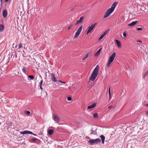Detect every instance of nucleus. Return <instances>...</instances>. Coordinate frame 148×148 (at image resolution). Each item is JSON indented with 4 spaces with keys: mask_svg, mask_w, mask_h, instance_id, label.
Masks as SVG:
<instances>
[{
    "mask_svg": "<svg viewBox=\"0 0 148 148\" xmlns=\"http://www.w3.org/2000/svg\"><path fill=\"white\" fill-rule=\"evenodd\" d=\"M25 113H26L28 115H29L30 114V112L28 111H26Z\"/></svg>",
    "mask_w": 148,
    "mask_h": 148,
    "instance_id": "nucleus-33",
    "label": "nucleus"
},
{
    "mask_svg": "<svg viewBox=\"0 0 148 148\" xmlns=\"http://www.w3.org/2000/svg\"><path fill=\"white\" fill-rule=\"evenodd\" d=\"M93 116L95 118H97L98 117V114L97 113H94Z\"/></svg>",
    "mask_w": 148,
    "mask_h": 148,
    "instance_id": "nucleus-25",
    "label": "nucleus"
},
{
    "mask_svg": "<svg viewBox=\"0 0 148 148\" xmlns=\"http://www.w3.org/2000/svg\"><path fill=\"white\" fill-rule=\"evenodd\" d=\"M137 30H138L142 31L143 30V29H142V28H141L138 27L137 28Z\"/></svg>",
    "mask_w": 148,
    "mask_h": 148,
    "instance_id": "nucleus-36",
    "label": "nucleus"
},
{
    "mask_svg": "<svg viewBox=\"0 0 148 148\" xmlns=\"http://www.w3.org/2000/svg\"><path fill=\"white\" fill-rule=\"evenodd\" d=\"M95 132L93 130H92V132L90 133V134H95Z\"/></svg>",
    "mask_w": 148,
    "mask_h": 148,
    "instance_id": "nucleus-29",
    "label": "nucleus"
},
{
    "mask_svg": "<svg viewBox=\"0 0 148 148\" xmlns=\"http://www.w3.org/2000/svg\"><path fill=\"white\" fill-rule=\"evenodd\" d=\"M116 53H113L111 56L109 57V59L107 63V66L108 67H109L111 63L113 62L114 59L116 56Z\"/></svg>",
    "mask_w": 148,
    "mask_h": 148,
    "instance_id": "nucleus-2",
    "label": "nucleus"
},
{
    "mask_svg": "<svg viewBox=\"0 0 148 148\" xmlns=\"http://www.w3.org/2000/svg\"><path fill=\"white\" fill-rule=\"evenodd\" d=\"M33 134L34 135V136H37V135L36 134H34L33 133V134Z\"/></svg>",
    "mask_w": 148,
    "mask_h": 148,
    "instance_id": "nucleus-41",
    "label": "nucleus"
},
{
    "mask_svg": "<svg viewBox=\"0 0 148 148\" xmlns=\"http://www.w3.org/2000/svg\"><path fill=\"white\" fill-rule=\"evenodd\" d=\"M51 78L52 80L54 82H57V80L54 74L53 73H51Z\"/></svg>",
    "mask_w": 148,
    "mask_h": 148,
    "instance_id": "nucleus-10",
    "label": "nucleus"
},
{
    "mask_svg": "<svg viewBox=\"0 0 148 148\" xmlns=\"http://www.w3.org/2000/svg\"><path fill=\"white\" fill-rule=\"evenodd\" d=\"M96 106V103H94L93 104H92L90 106H89L87 107L88 109H91L93 108H94Z\"/></svg>",
    "mask_w": 148,
    "mask_h": 148,
    "instance_id": "nucleus-14",
    "label": "nucleus"
},
{
    "mask_svg": "<svg viewBox=\"0 0 148 148\" xmlns=\"http://www.w3.org/2000/svg\"><path fill=\"white\" fill-rule=\"evenodd\" d=\"M108 93H109V95L110 96V95H111L110 87L109 88V89Z\"/></svg>",
    "mask_w": 148,
    "mask_h": 148,
    "instance_id": "nucleus-30",
    "label": "nucleus"
},
{
    "mask_svg": "<svg viewBox=\"0 0 148 148\" xmlns=\"http://www.w3.org/2000/svg\"><path fill=\"white\" fill-rule=\"evenodd\" d=\"M58 82H61V83H64V84H65L66 83V82H62L60 80H58Z\"/></svg>",
    "mask_w": 148,
    "mask_h": 148,
    "instance_id": "nucleus-32",
    "label": "nucleus"
},
{
    "mask_svg": "<svg viewBox=\"0 0 148 148\" xmlns=\"http://www.w3.org/2000/svg\"><path fill=\"white\" fill-rule=\"evenodd\" d=\"M148 75V71L145 72L143 76V77L144 78L146 76Z\"/></svg>",
    "mask_w": 148,
    "mask_h": 148,
    "instance_id": "nucleus-28",
    "label": "nucleus"
},
{
    "mask_svg": "<svg viewBox=\"0 0 148 148\" xmlns=\"http://www.w3.org/2000/svg\"><path fill=\"white\" fill-rule=\"evenodd\" d=\"M54 132V131L53 129H50L48 131V133L49 135H52Z\"/></svg>",
    "mask_w": 148,
    "mask_h": 148,
    "instance_id": "nucleus-19",
    "label": "nucleus"
},
{
    "mask_svg": "<svg viewBox=\"0 0 148 148\" xmlns=\"http://www.w3.org/2000/svg\"><path fill=\"white\" fill-rule=\"evenodd\" d=\"M117 3V2H114L112 5L111 8H109V9L113 12L114 10Z\"/></svg>",
    "mask_w": 148,
    "mask_h": 148,
    "instance_id": "nucleus-9",
    "label": "nucleus"
},
{
    "mask_svg": "<svg viewBox=\"0 0 148 148\" xmlns=\"http://www.w3.org/2000/svg\"><path fill=\"white\" fill-rule=\"evenodd\" d=\"M96 25L97 23H95L94 24L92 25L91 26H89L87 32V34L90 33L93 30Z\"/></svg>",
    "mask_w": 148,
    "mask_h": 148,
    "instance_id": "nucleus-5",
    "label": "nucleus"
},
{
    "mask_svg": "<svg viewBox=\"0 0 148 148\" xmlns=\"http://www.w3.org/2000/svg\"><path fill=\"white\" fill-rule=\"evenodd\" d=\"M100 137L102 141V143L104 144V140L105 139V137L103 135H101Z\"/></svg>",
    "mask_w": 148,
    "mask_h": 148,
    "instance_id": "nucleus-17",
    "label": "nucleus"
},
{
    "mask_svg": "<svg viewBox=\"0 0 148 148\" xmlns=\"http://www.w3.org/2000/svg\"><path fill=\"white\" fill-rule=\"evenodd\" d=\"M101 142V139L99 138H97L95 139H90L88 141L89 143L91 145L97 144Z\"/></svg>",
    "mask_w": 148,
    "mask_h": 148,
    "instance_id": "nucleus-3",
    "label": "nucleus"
},
{
    "mask_svg": "<svg viewBox=\"0 0 148 148\" xmlns=\"http://www.w3.org/2000/svg\"><path fill=\"white\" fill-rule=\"evenodd\" d=\"M145 106H146L147 107H148V104H146L145 105Z\"/></svg>",
    "mask_w": 148,
    "mask_h": 148,
    "instance_id": "nucleus-42",
    "label": "nucleus"
},
{
    "mask_svg": "<svg viewBox=\"0 0 148 148\" xmlns=\"http://www.w3.org/2000/svg\"><path fill=\"white\" fill-rule=\"evenodd\" d=\"M34 77L33 75H29L28 77V79L29 80L31 79H33L34 78Z\"/></svg>",
    "mask_w": 148,
    "mask_h": 148,
    "instance_id": "nucleus-18",
    "label": "nucleus"
},
{
    "mask_svg": "<svg viewBox=\"0 0 148 148\" xmlns=\"http://www.w3.org/2000/svg\"><path fill=\"white\" fill-rule=\"evenodd\" d=\"M137 23V21H133L130 23H129L127 25L129 26H133L135 25Z\"/></svg>",
    "mask_w": 148,
    "mask_h": 148,
    "instance_id": "nucleus-13",
    "label": "nucleus"
},
{
    "mask_svg": "<svg viewBox=\"0 0 148 148\" xmlns=\"http://www.w3.org/2000/svg\"><path fill=\"white\" fill-rule=\"evenodd\" d=\"M20 133L21 134H33V133L32 132L27 130H25L23 132H20Z\"/></svg>",
    "mask_w": 148,
    "mask_h": 148,
    "instance_id": "nucleus-11",
    "label": "nucleus"
},
{
    "mask_svg": "<svg viewBox=\"0 0 148 148\" xmlns=\"http://www.w3.org/2000/svg\"><path fill=\"white\" fill-rule=\"evenodd\" d=\"M101 48H100L99 49L98 51L95 53V56H97L100 53V51H101Z\"/></svg>",
    "mask_w": 148,
    "mask_h": 148,
    "instance_id": "nucleus-21",
    "label": "nucleus"
},
{
    "mask_svg": "<svg viewBox=\"0 0 148 148\" xmlns=\"http://www.w3.org/2000/svg\"><path fill=\"white\" fill-rule=\"evenodd\" d=\"M84 18V17L83 16H81L80 18L77 21L76 23H75V25H76L79 24L81 23L83 21Z\"/></svg>",
    "mask_w": 148,
    "mask_h": 148,
    "instance_id": "nucleus-12",
    "label": "nucleus"
},
{
    "mask_svg": "<svg viewBox=\"0 0 148 148\" xmlns=\"http://www.w3.org/2000/svg\"><path fill=\"white\" fill-rule=\"evenodd\" d=\"M67 100L69 101H71L72 100L71 98V97H68L67 98Z\"/></svg>",
    "mask_w": 148,
    "mask_h": 148,
    "instance_id": "nucleus-31",
    "label": "nucleus"
},
{
    "mask_svg": "<svg viewBox=\"0 0 148 148\" xmlns=\"http://www.w3.org/2000/svg\"><path fill=\"white\" fill-rule=\"evenodd\" d=\"M109 99H110V97H109Z\"/></svg>",
    "mask_w": 148,
    "mask_h": 148,
    "instance_id": "nucleus-44",
    "label": "nucleus"
},
{
    "mask_svg": "<svg viewBox=\"0 0 148 148\" xmlns=\"http://www.w3.org/2000/svg\"><path fill=\"white\" fill-rule=\"evenodd\" d=\"M40 89H41L42 90H43V88H42V86H41V85H40Z\"/></svg>",
    "mask_w": 148,
    "mask_h": 148,
    "instance_id": "nucleus-39",
    "label": "nucleus"
},
{
    "mask_svg": "<svg viewBox=\"0 0 148 148\" xmlns=\"http://www.w3.org/2000/svg\"><path fill=\"white\" fill-rule=\"evenodd\" d=\"M53 119L56 122H60V121L59 117L56 114H53Z\"/></svg>",
    "mask_w": 148,
    "mask_h": 148,
    "instance_id": "nucleus-8",
    "label": "nucleus"
},
{
    "mask_svg": "<svg viewBox=\"0 0 148 148\" xmlns=\"http://www.w3.org/2000/svg\"><path fill=\"white\" fill-rule=\"evenodd\" d=\"M137 42H141V43L142 42L140 40H137Z\"/></svg>",
    "mask_w": 148,
    "mask_h": 148,
    "instance_id": "nucleus-38",
    "label": "nucleus"
},
{
    "mask_svg": "<svg viewBox=\"0 0 148 148\" xmlns=\"http://www.w3.org/2000/svg\"><path fill=\"white\" fill-rule=\"evenodd\" d=\"M73 24H71L69 25L68 27V29L69 30L73 27Z\"/></svg>",
    "mask_w": 148,
    "mask_h": 148,
    "instance_id": "nucleus-27",
    "label": "nucleus"
},
{
    "mask_svg": "<svg viewBox=\"0 0 148 148\" xmlns=\"http://www.w3.org/2000/svg\"><path fill=\"white\" fill-rule=\"evenodd\" d=\"M146 113H147V114H148V111H147V112H146Z\"/></svg>",
    "mask_w": 148,
    "mask_h": 148,
    "instance_id": "nucleus-43",
    "label": "nucleus"
},
{
    "mask_svg": "<svg viewBox=\"0 0 148 148\" xmlns=\"http://www.w3.org/2000/svg\"><path fill=\"white\" fill-rule=\"evenodd\" d=\"M113 12H112L110 9H108L106 12L103 18H106L108 17L111 13Z\"/></svg>",
    "mask_w": 148,
    "mask_h": 148,
    "instance_id": "nucleus-6",
    "label": "nucleus"
},
{
    "mask_svg": "<svg viewBox=\"0 0 148 148\" xmlns=\"http://www.w3.org/2000/svg\"><path fill=\"white\" fill-rule=\"evenodd\" d=\"M9 1V0H4V1L5 2H7L8 1Z\"/></svg>",
    "mask_w": 148,
    "mask_h": 148,
    "instance_id": "nucleus-40",
    "label": "nucleus"
},
{
    "mask_svg": "<svg viewBox=\"0 0 148 148\" xmlns=\"http://www.w3.org/2000/svg\"><path fill=\"white\" fill-rule=\"evenodd\" d=\"M99 69V65H97L90 77V80L93 81L95 80L98 75Z\"/></svg>",
    "mask_w": 148,
    "mask_h": 148,
    "instance_id": "nucleus-1",
    "label": "nucleus"
},
{
    "mask_svg": "<svg viewBox=\"0 0 148 148\" xmlns=\"http://www.w3.org/2000/svg\"><path fill=\"white\" fill-rule=\"evenodd\" d=\"M42 83H43V80H41L40 81V85L41 86L42 84Z\"/></svg>",
    "mask_w": 148,
    "mask_h": 148,
    "instance_id": "nucleus-37",
    "label": "nucleus"
},
{
    "mask_svg": "<svg viewBox=\"0 0 148 148\" xmlns=\"http://www.w3.org/2000/svg\"><path fill=\"white\" fill-rule=\"evenodd\" d=\"M110 31V29H108L106 31L100 36L99 38V40L100 41L101 40L102 38H103V37L105 36Z\"/></svg>",
    "mask_w": 148,
    "mask_h": 148,
    "instance_id": "nucleus-7",
    "label": "nucleus"
},
{
    "mask_svg": "<svg viewBox=\"0 0 148 148\" xmlns=\"http://www.w3.org/2000/svg\"><path fill=\"white\" fill-rule=\"evenodd\" d=\"M22 47V45L21 44V43L20 44L18 45V48H21Z\"/></svg>",
    "mask_w": 148,
    "mask_h": 148,
    "instance_id": "nucleus-34",
    "label": "nucleus"
},
{
    "mask_svg": "<svg viewBox=\"0 0 148 148\" xmlns=\"http://www.w3.org/2000/svg\"><path fill=\"white\" fill-rule=\"evenodd\" d=\"M38 139L35 138H34L32 139V140L33 142L36 141Z\"/></svg>",
    "mask_w": 148,
    "mask_h": 148,
    "instance_id": "nucleus-26",
    "label": "nucleus"
},
{
    "mask_svg": "<svg viewBox=\"0 0 148 148\" xmlns=\"http://www.w3.org/2000/svg\"><path fill=\"white\" fill-rule=\"evenodd\" d=\"M115 41L118 47L119 48H121V42L117 40H116Z\"/></svg>",
    "mask_w": 148,
    "mask_h": 148,
    "instance_id": "nucleus-16",
    "label": "nucleus"
},
{
    "mask_svg": "<svg viewBox=\"0 0 148 148\" xmlns=\"http://www.w3.org/2000/svg\"><path fill=\"white\" fill-rule=\"evenodd\" d=\"M123 36L125 37V38L126 36V34L125 33V32H124L123 33Z\"/></svg>",
    "mask_w": 148,
    "mask_h": 148,
    "instance_id": "nucleus-35",
    "label": "nucleus"
},
{
    "mask_svg": "<svg viewBox=\"0 0 148 148\" xmlns=\"http://www.w3.org/2000/svg\"><path fill=\"white\" fill-rule=\"evenodd\" d=\"M88 57V54H86L85 56L84 57H83V58H82V60H85L86 59V58H87Z\"/></svg>",
    "mask_w": 148,
    "mask_h": 148,
    "instance_id": "nucleus-24",
    "label": "nucleus"
},
{
    "mask_svg": "<svg viewBox=\"0 0 148 148\" xmlns=\"http://www.w3.org/2000/svg\"><path fill=\"white\" fill-rule=\"evenodd\" d=\"M23 71L25 73L26 72V69L25 66H23L22 69Z\"/></svg>",
    "mask_w": 148,
    "mask_h": 148,
    "instance_id": "nucleus-23",
    "label": "nucleus"
},
{
    "mask_svg": "<svg viewBox=\"0 0 148 148\" xmlns=\"http://www.w3.org/2000/svg\"><path fill=\"white\" fill-rule=\"evenodd\" d=\"M115 108V106H110L108 107V108L109 109H113Z\"/></svg>",
    "mask_w": 148,
    "mask_h": 148,
    "instance_id": "nucleus-22",
    "label": "nucleus"
},
{
    "mask_svg": "<svg viewBox=\"0 0 148 148\" xmlns=\"http://www.w3.org/2000/svg\"><path fill=\"white\" fill-rule=\"evenodd\" d=\"M3 16L5 18H6L7 17V13L6 10H3Z\"/></svg>",
    "mask_w": 148,
    "mask_h": 148,
    "instance_id": "nucleus-15",
    "label": "nucleus"
},
{
    "mask_svg": "<svg viewBox=\"0 0 148 148\" xmlns=\"http://www.w3.org/2000/svg\"><path fill=\"white\" fill-rule=\"evenodd\" d=\"M82 25H81L78 29L74 36V38H76L78 37L82 29Z\"/></svg>",
    "mask_w": 148,
    "mask_h": 148,
    "instance_id": "nucleus-4",
    "label": "nucleus"
},
{
    "mask_svg": "<svg viewBox=\"0 0 148 148\" xmlns=\"http://www.w3.org/2000/svg\"><path fill=\"white\" fill-rule=\"evenodd\" d=\"M4 28V26L3 25H0V31L2 32Z\"/></svg>",
    "mask_w": 148,
    "mask_h": 148,
    "instance_id": "nucleus-20",
    "label": "nucleus"
},
{
    "mask_svg": "<svg viewBox=\"0 0 148 148\" xmlns=\"http://www.w3.org/2000/svg\"><path fill=\"white\" fill-rule=\"evenodd\" d=\"M0 1H1V2L2 0H0Z\"/></svg>",
    "mask_w": 148,
    "mask_h": 148,
    "instance_id": "nucleus-45",
    "label": "nucleus"
}]
</instances>
